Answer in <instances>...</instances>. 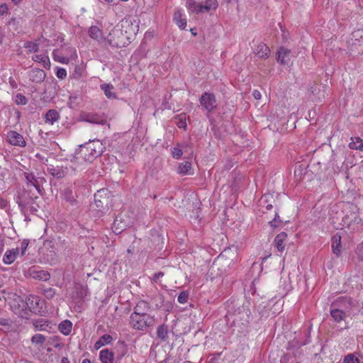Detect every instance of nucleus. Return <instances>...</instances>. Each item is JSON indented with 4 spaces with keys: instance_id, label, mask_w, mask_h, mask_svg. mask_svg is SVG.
<instances>
[{
    "instance_id": "f03ea898",
    "label": "nucleus",
    "mask_w": 363,
    "mask_h": 363,
    "mask_svg": "<svg viewBox=\"0 0 363 363\" xmlns=\"http://www.w3.org/2000/svg\"><path fill=\"white\" fill-rule=\"evenodd\" d=\"M155 324V318L150 314L130 315V325L137 330H145Z\"/></svg>"
},
{
    "instance_id": "2eb2a0df",
    "label": "nucleus",
    "mask_w": 363,
    "mask_h": 363,
    "mask_svg": "<svg viewBox=\"0 0 363 363\" xmlns=\"http://www.w3.org/2000/svg\"><path fill=\"white\" fill-rule=\"evenodd\" d=\"M32 323L36 330L48 331L52 328V322L44 318L33 320Z\"/></svg>"
},
{
    "instance_id": "a211bd4d",
    "label": "nucleus",
    "mask_w": 363,
    "mask_h": 363,
    "mask_svg": "<svg viewBox=\"0 0 363 363\" xmlns=\"http://www.w3.org/2000/svg\"><path fill=\"white\" fill-rule=\"evenodd\" d=\"M62 194L63 196V199L68 202L72 206H75L77 204V201L76 199V194L72 190V188L68 187L62 191Z\"/></svg>"
},
{
    "instance_id": "f8f14e48",
    "label": "nucleus",
    "mask_w": 363,
    "mask_h": 363,
    "mask_svg": "<svg viewBox=\"0 0 363 363\" xmlns=\"http://www.w3.org/2000/svg\"><path fill=\"white\" fill-rule=\"evenodd\" d=\"M23 175L27 187L34 186L39 194H41V187L38 177L33 172H24Z\"/></svg>"
},
{
    "instance_id": "4d7b16f0",
    "label": "nucleus",
    "mask_w": 363,
    "mask_h": 363,
    "mask_svg": "<svg viewBox=\"0 0 363 363\" xmlns=\"http://www.w3.org/2000/svg\"><path fill=\"white\" fill-rule=\"evenodd\" d=\"M47 262H52L56 260V253L55 250H50V257L46 259Z\"/></svg>"
},
{
    "instance_id": "5701e85b",
    "label": "nucleus",
    "mask_w": 363,
    "mask_h": 363,
    "mask_svg": "<svg viewBox=\"0 0 363 363\" xmlns=\"http://www.w3.org/2000/svg\"><path fill=\"white\" fill-rule=\"evenodd\" d=\"M44 119L45 123L52 125L60 119V114L55 109H50L45 114Z\"/></svg>"
},
{
    "instance_id": "393cba45",
    "label": "nucleus",
    "mask_w": 363,
    "mask_h": 363,
    "mask_svg": "<svg viewBox=\"0 0 363 363\" xmlns=\"http://www.w3.org/2000/svg\"><path fill=\"white\" fill-rule=\"evenodd\" d=\"M82 102V96L77 92H74L69 96L68 105L71 108H76Z\"/></svg>"
},
{
    "instance_id": "3c124183",
    "label": "nucleus",
    "mask_w": 363,
    "mask_h": 363,
    "mask_svg": "<svg viewBox=\"0 0 363 363\" xmlns=\"http://www.w3.org/2000/svg\"><path fill=\"white\" fill-rule=\"evenodd\" d=\"M29 245V240L24 239L21 242V255L23 256L26 254V250L28 248V246Z\"/></svg>"
},
{
    "instance_id": "79ce46f5",
    "label": "nucleus",
    "mask_w": 363,
    "mask_h": 363,
    "mask_svg": "<svg viewBox=\"0 0 363 363\" xmlns=\"http://www.w3.org/2000/svg\"><path fill=\"white\" fill-rule=\"evenodd\" d=\"M259 206L265 208L267 211L271 210L272 208V204L268 203V199L267 196H263L259 201Z\"/></svg>"
},
{
    "instance_id": "1a4fd4ad",
    "label": "nucleus",
    "mask_w": 363,
    "mask_h": 363,
    "mask_svg": "<svg viewBox=\"0 0 363 363\" xmlns=\"http://www.w3.org/2000/svg\"><path fill=\"white\" fill-rule=\"evenodd\" d=\"M294 55L291 51L284 48H280L277 52V60L279 63L284 65H290Z\"/></svg>"
},
{
    "instance_id": "c03bdc74",
    "label": "nucleus",
    "mask_w": 363,
    "mask_h": 363,
    "mask_svg": "<svg viewBox=\"0 0 363 363\" xmlns=\"http://www.w3.org/2000/svg\"><path fill=\"white\" fill-rule=\"evenodd\" d=\"M344 363H359L360 361L357 357L355 356L354 354H349L345 356Z\"/></svg>"
},
{
    "instance_id": "c9c22d12",
    "label": "nucleus",
    "mask_w": 363,
    "mask_h": 363,
    "mask_svg": "<svg viewBox=\"0 0 363 363\" xmlns=\"http://www.w3.org/2000/svg\"><path fill=\"white\" fill-rule=\"evenodd\" d=\"M168 330L166 325H160L157 329V335L162 340L164 341L167 338Z\"/></svg>"
},
{
    "instance_id": "ea45409f",
    "label": "nucleus",
    "mask_w": 363,
    "mask_h": 363,
    "mask_svg": "<svg viewBox=\"0 0 363 363\" xmlns=\"http://www.w3.org/2000/svg\"><path fill=\"white\" fill-rule=\"evenodd\" d=\"M218 4L217 0H207L205 4L203 5L204 12H208L211 10H216L218 8Z\"/></svg>"
},
{
    "instance_id": "8fccbe9b",
    "label": "nucleus",
    "mask_w": 363,
    "mask_h": 363,
    "mask_svg": "<svg viewBox=\"0 0 363 363\" xmlns=\"http://www.w3.org/2000/svg\"><path fill=\"white\" fill-rule=\"evenodd\" d=\"M172 155L176 159H179L183 155V150L181 148L174 147L172 150Z\"/></svg>"
},
{
    "instance_id": "58836bf2",
    "label": "nucleus",
    "mask_w": 363,
    "mask_h": 363,
    "mask_svg": "<svg viewBox=\"0 0 363 363\" xmlns=\"http://www.w3.org/2000/svg\"><path fill=\"white\" fill-rule=\"evenodd\" d=\"M45 340H46L45 336H44L42 334H35L30 339L32 344H34L36 345H40V346H43V345L45 343Z\"/></svg>"
},
{
    "instance_id": "a19ab883",
    "label": "nucleus",
    "mask_w": 363,
    "mask_h": 363,
    "mask_svg": "<svg viewBox=\"0 0 363 363\" xmlns=\"http://www.w3.org/2000/svg\"><path fill=\"white\" fill-rule=\"evenodd\" d=\"M26 207V211L24 212H21L26 218L28 212L32 214H35L38 211V205L35 203V199H34L33 202L28 204Z\"/></svg>"
},
{
    "instance_id": "f704fd0d",
    "label": "nucleus",
    "mask_w": 363,
    "mask_h": 363,
    "mask_svg": "<svg viewBox=\"0 0 363 363\" xmlns=\"http://www.w3.org/2000/svg\"><path fill=\"white\" fill-rule=\"evenodd\" d=\"M174 123L179 128L186 130L187 126L186 115L182 113L175 116Z\"/></svg>"
},
{
    "instance_id": "ddd939ff",
    "label": "nucleus",
    "mask_w": 363,
    "mask_h": 363,
    "mask_svg": "<svg viewBox=\"0 0 363 363\" xmlns=\"http://www.w3.org/2000/svg\"><path fill=\"white\" fill-rule=\"evenodd\" d=\"M7 139L9 143L12 145H18L21 147L26 145L23 137L16 131H9L7 134Z\"/></svg>"
},
{
    "instance_id": "bb28decb",
    "label": "nucleus",
    "mask_w": 363,
    "mask_h": 363,
    "mask_svg": "<svg viewBox=\"0 0 363 363\" xmlns=\"http://www.w3.org/2000/svg\"><path fill=\"white\" fill-rule=\"evenodd\" d=\"M186 6L189 11L191 13H199L204 12L203 5L196 4L194 0H188Z\"/></svg>"
},
{
    "instance_id": "9d476101",
    "label": "nucleus",
    "mask_w": 363,
    "mask_h": 363,
    "mask_svg": "<svg viewBox=\"0 0 363 363\" xmlns=\"http://www.w3.org/2000/svg\"><path fill=\"white\" fill-rule=\"evenodd\" d=\"M362 221V218L355 213H352L343 218L344 225L352 230H355Z\"/></svg>"
},
{
    "instance_id": "f3484780",
    "label": "nucleus",
    "mask_w": 363,
    "mask_h": 363,
    "mask_svg": "<svg viewBox=\"0 0 363 363\" xmlns=\"http://www.w3.org/2000/svg\"><path fill=\"white\" fill-rule=\"evenodd\" d=\"M18 254L19 249L18 247L6 250L3 257L4 263L6 264H11L17 258Z\"/></svg>"
},
{
    "instance_id": "49530a36",
    "label": "nucleus",
    "mask_w": 363,
    "mask_h": 363,
    "mask_svg": "<svg viewBox=\"0 0 363 363\" xmlns=\"http://www.w3.org/2000/svg\"><path fill=\"white\" fill-rule=\"evenodd\" d=\"M28 102V99L25 96L21 94H16L15 97V103L18 105H26Z\"/></svg>"
},
{
    "instance_id": "39448f33",
    "label": "nucleus",
    "mask_w": 363,
    "mask_h": 363,
    "mask_svg": "<svg viewBox=\"0 0 363 363\" xmlns=\"http://www.w3.org/2000/svg\"><path fill=\"white\" fill-rule=\"evenodd\" d=\"M36 199H38L37 196L33 198L27 190L23 189L22 191L18 192L16 201L21 209V212H24L27 208L26 206Z\"/></svg>"
},
{
    "instance_id": "2f4dec72",
    "label": "nucleus",
    "mask_w": 363,
    "mask_h": 363,
    "mask_svg": "<svg viewBox=\"0 0 363 363\" xmlns=\"http://www.w3.org/2000/svg\"><path fill=\"white\" fill-rule=\"evenodd\" d=\"M191 169V163L190 162L186 161L182 162L178 167L177 172L182 175H187L191 174L190 170Z\"/></svg>"
},
{
    "instance_id": "de8ad7c7",
    "label": "nucleus",
    "mask_w": 363,
    "mask_h": 363,
    "mask_svg": "<svg viewBox=\"0 0 363 363\" xmlns=\"http://www.w3.org/2000/svg\"><path fill=\"white\" fill-rule=\"evenodd\" d=\"M189 298V293L186 291L181 292L177 298V301L179 303H185L187 302Z\"/></svg>"
},
{
    "instance_id": "dca6fc26",
    "label": "nucleus",
    "mask_w": 363,
    "mask_h": 363,
    "mask_svg": "<svg viewBox=\"0 0 363 363\" xmlns=\"http://www.w3.org/2000/svg\"><path fill=\"white\" fill-rule=\"evenodd\" d=\"M150 309V306L149 303L140 300L139 301L136 306L133 308V312L131 313V315H145L148 314V311Z\"/></svg>"
},
{
    "instance_id": "4468645a",
    "label": "nucleus",
    "mask_w": 363,
    "mask_h": 363,
    "mask_svg": "<svg viewBox=\"0 0 363 363\" xmlns=\"http://www.w3.org/2000/svg\"><path fill=\"white\" fill-rule=\"evenodd\" d=\"M28 273L32 278L40 281H47L50 278V274L48 271L38 269L35 267L30 268Z\"/></svg>"
},
{
    "instance_id": "4c0bfd02",
    "label": "nucleus",
    "mask_w": 363,
    "mask_h": 363,
    "mask_svg": "<svg viewBox=\"0 0 363 363\" xmlns=\"http://www.w3.org/2000/svg\"><path fill=\"white\" fill-rule=\"evenodd\" d=\"M97 196L98 195H94V204L97 208L96 210L102 213L107 207V201L106 200L105 201H102L99 199H97Z\"/></svg>"
},
{
    "instance_id": "69168bd1",
    "label": "nucleus",
    "mask_w": 363,
    "mask_h": 363,
    "mask_svg": "<svg viewBox=\"0 0 363 363\" xmlns=\"http://www.w3.org/2000/svg\"><path fill=\"white\" fill-rule=\"evenodd\" d=\"M253 96L255 99H260L262 97L261 92H253Z\"/></svg>"
},
{
    "instance_id": "e2e57ef3",
    "label": "nucleus",
    "mask_w": 363,
    "mask_h": 363,
    "mask_svg": "<svg viewBox=\"0 0 363 363\" xmlns=\"http://www.w3.org/2000/svg\"><path fill=\"white\" fill-rule=\"evenodd\" d=\"M104 93L108 99H116V92H104Z\"/></svg>"
},
{
    "instance_id": "473e14b6",
    "label": "nucleus",
    "mask_w": 363,
    "mask_h": 363,
    "mask_svg": "<svg viewBox=\"0 0 363 363\" xmlns=\"http://www.w3.org/2000/svg\"><path fill=\"white\" fill-rule=\"evenodd\" d=\"M12 322L9 318H0V330L4 333L12 330Z\"/></svg>"
},
{
    "instance_id": "bf43d9fd",
    "label": "nucleus",
    "mask_w": 363,
    "mask_h": 363,
    "mask_svg": "<svg viewBox=\"0 0 363 363\" xmlns=\"http://www.w3.org/2000/svg\"><path fill=\"white\" fill-rule=\"evenodd\" d=\"M164 276V273L162 272L155 273L152 277V281L155 283H157V281L160 279V278Z\"/></svg>"
},
{
    "instance_id": "37998d69",
    "label": "nucleus",
    "mask_w": 363,
    "mask_h": 363,
    "mask_svg": "<svg viewBox=\"0 0 363 363\" xmlns=\"http://www.w3.org/2000/svg\"><path fill=\"white\" fill-rule=\"evenodd\" d=\"M43 294L44 296L48 299L52 298L56 294V291L52 287L43 289Z\"/></svg>"
},
{
    "instance_id": "a878e982",
    "label": "nucleus",
    "mask_w": 363,
    "mask_h": 363,
    "mask_svg": "<svg viewBox=\"0 0 363 363\" xmlns=\"http://www.w3.org/2000/svg\"><path fill=\"white\" fill-rule=\"evenodd\" d=\"M332 250L337 257L340 255L342 250L341 237L338 235H334L332 238Z\"/></svg>"
},
{
    "instance_id": "5fc2aeb1",
    "label": "nucleus",
    "mask_w": 363,
    "mask_h": 363,
    "mask_svg": "<svg viewBox=\"0 0 363 363\" xmlns=\"http://www.w3.org/2000/svg\"><path fill=\"white\" fill-rule=\"evenodd\" d=\"M56 74L58 78L64 79L67 76V71L63 68H58Z\"/></svg>"
},
{
    "instance_id": "20e7f679",
    "label": "nucleus",
    "mask_w": 363,
    "mask_h": 363,
    "mask_svg": "<svg viewBox=\"0 0 363 363\" xmlns=\"http://www.w3.org/2000/svg\"><path fill=\"white\" fill-rule=\"evenodd\" d=\"M123 35L121 28L115 27L109 33L106 41L111 46L121 47L124 44Z\"/></svg>"
},
{
    "instance_id": "9b49d317",
    "label": "nucleus",
    "mask_w": 363,
    "mask_h": 363,
    "mask_svg": "<svg viewBox=\"0 0 363 363\" xmlns=\"http://www.w3.org/2000/svg\"><path fill=\"white\" fill-rule=\"evenodd\" d=\"M352 305V298L350 296H340L335 299L331 304V307L342 308L343 311L350 309Z\"/></svg>"
},
{
    "instance_id": "603ef678",
    "label": "nucleus",
    "mask_w": 363,
    "mask_h": 363,
    "mask_svg": "<svg viewBox=\"0 0 363 363\" xmlns=\"http://www.w3.org/2000/svg\"><path fill=\"white\" fill-rule=\"evenodd\" d=\"M280 223H281V220H280L278 213H276L274 218L272 221H270L269 223L272 227L276 228Z\"/></svg>"
},
{
    "instance_id": "13d9d810",
    "label": "nucleus",
    "mask_w": 363,
    "mask_h": 363,
    "mask_svg": "<svg viewBox=\"0 0 363 363\" xmlns=\"http://www.w3.org/2000/svg\"><path fill=\"white\" fill-rule=\"evenodd\" d=\"M8 12V6L6 4H0V16L4 15Z\"/></svg>"
},
{
    "instance_id": "4be33fe9",
    "label": "nucleus",
    "mask_w": 363,
    "mask_h": 363,
    "mask_svg": "<svg viewBox=\"0 0 363 363\" xmlns=\"http://www.w3.org/2000/svg\"><path fill=\"white\" fill-rule=\"evenodd\" d=\"M255 53L259 58H267L269 56L270 50L267 45L259 43L255 48Z\"/></svg>"
},
{
    "instance_id": "aec40b11",
    "label": "nucleus",
    "mask_w": 363,
    "mask_h": 363,
    "mask_svg": "<svg viewBox=\"0 0 363 363\" xmlns=\"http://www.w3.org/2000/svg\"><path fill=\"white\" fill-rule=\"evenodd\" d=\"M128 226V224L124 222L123 219V215L118 214L116 218L114 219L113 223V228H114V232L116 233H119L123 231Z\"/></svg>"
},
{
    "instance_id": "864d4df0",
    "label": "nucleus",
    "mask_w": 363,
    "mask_h": 363,
    "mask_svg": "<svg viewBox=\"0 0 363 363\" xmlns=\"http://www.w3.org/2000/svg\"><path fill=\"white\" fill-rule=\"evenodd\" d=\"M33 74H35L39 80L45 78V74L43 69H36L33 71Z\"/></svg>"
},
{
    "instance_id": "680f3d73",
    "label": "nucleus",
    "mask_w": 363,
    "mask_h": 363,
    "mask_svg": "<svg viewBox=\"0 0 363 363\" xmlns=\"http://www.w3.org/2000/svg\"><path fill=\"white\" fill-rule=\"evenodd\" d=\"M33 300H31L30 298H28L26 301V306L30 308L31 311V308H34V306H33Z\"/></svg>"
},
{
    "instance_id": "0eeeda50",
    "label": "nucleus",
    "mask_w": 363,
    "mask_h": 363,
    "mask_svg": "<svg viewBox=\"0 0 363 363\" xmlns=\"http://www.w3.org/2000/svg\"><path fill=\"white\" fill-rule=\"evenodd\" d=\"M200 103L209 112L217 106L215 95L212 92H204L200 98Z\"/></svg>"
},
{
    "instance_id": "6e6d98bb",
    "label": "nucleus",
    "mask_w": 363,
    "mask_h": 363,
    "mask_svg": "<svg viewBox=\"0 0 363 363\" xmlns=\"http://www.w3.org/2000/svg\"><path fill=\"white\" fill-rule=\"evenodd\" d=\"M308 343V342H299L298 340H294L291 342L289 343V346L290 347H300L301 346H303L305 345H306Z\"/></svg>"
},
{
    "instance_id": "f257e3e1",
    "label": "nucleus",
    "mask_w": 363,
    "mask_h": 363,
    "mask_svg": "<svg viewBox=\"0 0 363 363\" xmlns=\"http://www.w3.org/2000/svg\"><path fill=\"white\" fill-rule=\"evenodd\" d=\"M104 150L105 146L99 140L89 141L79 146L76 153V159L91 163L101 156Z\"/></svg>"
},
{
    "instance_id": "7c9ffc66",
    "label": "nucleus",
    "mask_w": 363,
    "mask_h": 363,
    "mask_svg": "<svg viewBox=\"0 0 363 363\" xmlns=\"http://www.w3.org/2000/svg\"><path fill=\"white\" fill-rule=\"evenodd\" d=\"M58 328L62 334L68 335L72 331V323L70 320H65L60 323Z\"/></svg>"
},
{
    "instance_id": "cd10ccee",
    "label": "nucleus",
    "mask_w": 363,
    "mask_h": 363,
    "mask_svg": "<svg viewBox=\"0 0 363 363\" xmlns=\"http://www.w3.org/2000/svg\"><path fill=\"white\" fill-rule=\"evenodd\" d=\"M287 238V234L285 232H281L278 234L274 239V245L278 251L283 252L284 250V242Z\"/></svg>"
},
{
    "instance_id": "423d86ee",
    "label": "nucleus",
    "mask_w": 363,
    "mask_h": 363,
    "mask_svg": "<svg viewBox=\"0 0 363 363\" xmlns=\"http://www.w3.org/2000/svg\"><path fill=\"white\" fill-rule=\"evenodd\" d=\"M80 120L82 121L105 125L107 123V120L103 115H99L95 113L82 112L79 116Z\"/></svg>"
},
{
    "instance_id": "6ab92c4d",
    "label": "nucleus",
    "mask_w": 363,
    "mask_h": 363,
    "mask_svg": "<svg viewBox=\"0 0 363 363\" xmlns=\"http://www.w3.org/2000/svg\"><path fill=\"white\" fill-rule=\"evenodd\" d=\"M89 35L90 38L100 43H104L106 41V38L103 36L102 31L97 26H91L89 30Z\"/></svg>"
},
{
    "instance_id": "b1692460",
    "label": "nucleus",
    "mask_w": 363,
    "mask_h": 363,
    "mask_svg": "<svg viewBox=\"0 0 363 363\" xmlns=\"http://www.w3.org/2000/svg\"><path fill=\"white\" fill-rule=\"evenodd\" d=\"M99 359L102 363H113L114 354L108 349H103L99 352Z\"/></svg>"
},
{
    "instance_id": "c756f323",
    "label": "nucleus",
    "mask_w": 363,
    "mask_h": 363,
    "mask_svg": "<svg viewBox=\"0 0 363 363\" xmlns=\"http://www.w3.org/2000/svg\"><path fill=\"white\" fill-rule=\"evenodd\" d=\"M113 337L111 335L105 334L103 335L99 340H97L94 345V347L96 350H99L101 347L104 346L105 345L109 344L112 342Z\"/></svg>"
},
{
    "instance_id": "72a5a7b5",
    "label": "nucleus",
    "mask_w": 363,
    "mask_h": 363,
    "mask_svg": "<svg viewBox=\"0 0 363 363\" xmlns=\"http://www.w3.org/2000/svg\"><path fill=\"white\" fill-rule=\"evenodd\" d=\"M174 21L181 29H184L186 28V21L185 18H182V14L180 11H175L174 14Z\"/></svg>"
},
{
    "instance_id": "052dcab7",
    "label": "nucleus",
    "mask_w": 363,
    "mask_h": 363,
    "mask_svg": "<svg viewBox=\"0 0 363 363\" xmlns=\"http://www.w3.org/2000/svg\"><path fill=\"white\" fill-rule=\"evenodd\" d=\"M8 205V201L4 198L0 197V208L4 209Z\"/></svg>"
},
{
    "instance_id": "774afa93",
    "label": "nucleus",
    "mask_w": 363,
    "mask_h": 363,
    "mask_svg": "<svg viewBox=\"0 0 363 363\" xmlns=\"http://www.w3.org/2000/svg\"><path fill=\"white\" fill-rule=\"evenodd\" d=\"M82 363H91L90 359H84L82 360Z\"/></svg>"
},
{
    "instance_id": "e433bc0d",
    "label": "nucleus",
    "mask_w": 363,
    "mask_h": 363,
    "mask_svg": "<svg viewBox=\"0 0 363 363\" xmlns=\"http://www.w3.org/2000/svg\"><path fill=\"white\" fill-rule=\"evenodd\" d=\"M52 57L55 61L63 63V64H67L69 62V59L67 57L62 55L61 53L60 52V50H55L52 52Z\"/></svg>"
},
{
    "instance_id": "0e129e2a",
    "label": "nucleus",
    "mask_w": 363,
    "mask_h": 363,
    "mask_svg": "<svg viewBox=\"0 0 363 363\" xmlns=\"http://www.w3.org/2000/svg\"><path fill=\"white\" fill-rule=\"evenodd\" d=\"M113 86L108 84H102L101 85V89L104 91H107L109 89H113Z\"/></svg>"
},
{
    "instance_id": "c85d7f7f",
    "label": "nucleus",
    "mask_w": 363,
    "mask_h": 363,
    "mask_svg": "<svg viewBox=\"0 0 363 363\" xmlns=\"http://www.w3.org/2000/svg\"><path fill=\"white\" fill-rule=\"evenodd\" d=\"M32 60L35 62L41 63L45 68H50V62L48 56L45 54L35 55L32 57Z\"/></svg>"
},
{
    "instance_id": "6e6552de",
    "label": "nucleus",
    "mask_w": 363,
    "mask_h": 363,
    "mask_svg": "<svg viewBox=\"0 0 363 363\" xmlns=\"http://www.w3.org/2000/svg\"><path fill=\"white\" fill-rule=\"evenodd\" d=\"M69 169L74 170L73 167H64V166H53L50 165L48 167V172L56 179H62L65 177L69 172Z\"/></svg>"
},
{
    "instance_id": "412c9836",
    "label": "nucleus",
    "mask_w": 363,
    "mask_h": 363,
    "mask_svg": "<svg viewBox=\"0 0 363 363\" xmlns=\"http://www.w3.org/2000/svg\"><path fill=\"white\" fill-rule=\"evenodd\" d=\"M330 315L334 321L340 323L346 317V312L343 311L342 308L331 307L330 306Z\"/></svg>"
},
{
    "instance_id": "338daca9",
    "label": "nucleus",
    "mask_w": 363,
    "mask_h": 363,
    "mask_svg": "<svg viewBox=\"0 0 363 363\" xmlns=\"http://www.w3.org/2000/svg\"><path fill=\"white\" fill-rule=\"evenodd\" d=\"M61 363H70L67 357H63L61 359Z\"/></svg>"
},
{
    "instance_id": "a18cd8bd",
    "label": "nucleus",
    "mask_w": 363,
    "mask_h": 363,
    "mask_svg": "<svg viewBox=\"0 0 363 363\" xmlns=\"http://www.w3.org/2000/svg\"><path fill=\"white\" fill-rule=\"evenodd\" d=\"M25 48H27L30 52H37L39 49L38 45L33 42L26 43Z\"/></svg>"
},
{
    "instance_id": "09e8293b",
    "label": "nucleus",
    "mask_w": 363,
    "mask_h": 363,
    "mask_svg": "<svg viewBox=\"0 0 363 363\" xmlns=\"http://www.w3.org/2000/svg\"><path fill=\"white\" fill-rule=\"evenodd\" d=\"M357 140V142L359 143V145H356L355 143H350L349 145L351 149H355V150H359L363 151L362 140L359 138H358Z\"/></svg>"
},
{
    "instance_id": "7ed1b4c3",
    "label": "nucleus",
    "mask_w": 363,
    "mask_h": 363,
    "mask_svg": "<svg viewBox=\"0 0 363 363\" xmlns=\"http://www.w3.org/2000/svg\"><path fill=\"white\" fill-rule=\"evenodd\" d=\"M348 43L352 52L357 53L363 52V30L354 31Z\"/></svg>"
}]
</instances>
